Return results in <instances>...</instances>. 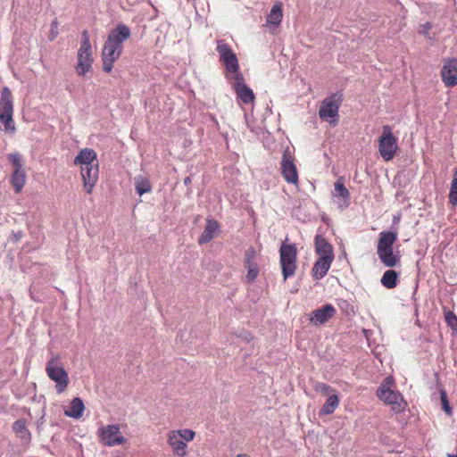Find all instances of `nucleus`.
Instances as JSON below:
<instances>
[{
	"label": "nucleus",
	"instance_id": "obj_34",
	"mask_svg": "<svg viewBox=\"0 0 457 457\" xmlns=\"http://www.w3.org/2000/svg\"><path fill=\"white\" fill-rule=\"evenodd\" d=\"M445 321L449 327L456 328L457 316L453 312L449 311L445 313Z\"/></svg>",
	"mask_w": 457,
	"mask_h": 457
},
{
	"label": "nucleus",
	"instance_id": "obj_23",
	"mask_svg": "<svg viewBox=\"0 0 457 457\" xmlns=\"http://www.w3.org/2000/svg\"><path fill=\"white\" fill-rule=\"evenodd\" d=\"M399 276L400 273L397 272L395 270H387L384 272L382 275V278L380 279V282L383 287H385L387 289H394L397 287L399 282Z\"/></svg>",
	"mask_w": 457,
	"mask_h": 457
},
{
	"label": "nucleus",
	"instance_id": "obj_18",
	"mask_svg": "<svg viewBox=\"0 0 457 457\" xmlns=\"http://www.w3.org/2000/svg\"><path fill=\"white\" fill-rule=\"evenodd\" d=\"M315 242V250L317 254L321 256H325L330 259H334V252L332 245L328 242V240L321 235H316L314 238Z\"/></svg>",
	"mask_w": 457,
	"mask_h": 457
},
{
	"label": "nucleus",
	"instance_id": "obj_19",
	"mask_svg": "<svg viewBox=\"0 0 457 457\" xmlns=\"http://www.w3.org/2000/svg\"><path fill=\"white\" fill-rule=\"evenodd\" d=\"M377 253L380 262L386 267H395L401 261L400 252L394 253V249L377 251Z\"/></svg>",
	"mask_w": 457,
	"mask_h": 457
},
{
	"label": "nucleus",
	"instance_id": "obj_22",
	"mask_svg": "<svg viewBox=\"0 0 457 457\" xmlns=\"http://www.w3.org/2000/svg\"><path fill=\"white\" fill-rule=\"evenodd\" d=\"M397 240V233L393 231H382L379 234L377 251L393 249V245Z\"/></svg>",
	"mask_w": 457,
	"mask_h": 457
},
{
	"label": "nucleus",
	"instance_id": "obj_2",
	"mask_svg": "<svg viewBox=\"0 0 457 457\" xmlns=\"http://www.w3.org/2000/svg\"><path fill=\"white\" fill-rule=\"evenodd\" d=\"M78 64L75 67L79 76L84 77L92 68L94 59L92 57V47L87 30L82 32L80 46L77 54Z\"/></svg>",
	"mask_w": 457,
	"mask_h": 457
},
{
	"label": "nucleus",
	"instance_id": "obj_8",
	"mask_svg": "<svg viewBox=\"0 0 457 457\" xmlns=\"http://www.w3.org/2000/svg\"><path fill=\"white\" fill-rule=\"evenodd\" d=\"M217 52L220 55V61L225 65L228 72L234 74H241L239 72V64L237 54L233 52L230 46L224 42V40L217 41Z\"/></svg>",
	"mask_w": 457,
	"mask_h": 457
},
{
	"label": "nucleus",
	"instance_id": "obj_32",
	"mask_svg": "<svg viewBox=\"0 0 457 457\" xmlns=\"http://www.w3.org/2000/svg\"><path fill=\"white\" fill-rule=\"evenodd\" d=\"M440 399H441L442 409L447 415L451 416L453 414V409L450 406L447 394L445 389L440 390Z\"/></svg>",
	"mask_w": 457,
	"mask_h": 457
},
{
	"label": "nucleus",
	"instance_id": "obj_43",
	"mask_svg": "<svg viewBox=\"0 0 457 457\" xmlns=\"http://www.w3.org/2000/svg\"><path fill=\"white\" fill-rule=\"evenodd\" d=\"M237 457H249V456L245 453H240Z\"/></svg>",
	"mask_w": 457,
	"mask_h": 457
},
{
	"label": "nucleus",
	"instance_id": "obj_45",
	"mask_svg": "<svg viewBox=\"0 0 457 457\" xmlns=\"http://www.w3.org/2000/svg\"><path fill=\"white\" fill-rule=\"evenodd\" d=\"M431 28V25L429 23H427L426 24V29H430Z\"/></svg>",
	"mask_w": 457,
	"mask_h": 457
},
{
	"label": "nucleus",
	"instance_id": "obj_14",
	"mask_svg": "<svg viewBox=\"0 0 457 457\" xmlns=\"http://www.w3.org/2000/svg\"><path fill=\"white\" fill-rule=\"evenodd\" d=\"M442 80L447 87L457 85V59L452 58L445 60L441 70Z\"/></svg>",
	"mask_w": 457,
	"mask_h": 457
},
{
	"label": "nucleus",
	"instance_id": "obj_35",
	"mask_svg": "<svg viewBox=\"0 0 457 457\" xmlns=\"http://www.w3.org/2000/svg\"><path fill=\"white\" fill-rule=\"evenodd\" d=\"M316 391H320L325 395H329L330 393L335 392V389L332 388L329 385L325 383H318L315 386Z\"/></svg>",
	"mask_w": 457,
	"mask_h": 457
},
{
	"label": "nucleus",
	"instance_id": "obj_24",
	"mask_svg": "<svg viewBox=\"0 0 457 457\" xmlns=\"http://www.w3.org/2000/svg\"><path fill=\"white\" fill-rule=\"evenodd\" d=\"M85 405L79 397H75L71 402L70 409L65 411V415L73 419H79L83 415Z\"/></svg>",
	"mask_w": 457,
	"mask_h": 457
},
{
	"label": "nucleus",
	"instance_id": "obj_38",
	"mask_svg": "<svg viewBox=\"0 0 457 457\" xmlns=\"http://www.w3.org/2000/svg\"><path fill=\"white\" fill-rule=\"evenodd\" d=\"M255 255L256 251L251 246L245 252V260H253Z\"/></svg>",
	"mask_w": 457,
	"mask_h": 457
},
{
	"label": "nucleus",
	"instance_id": "obj_13",
	"mask_svg": "<svg viewBox=\"0 0 457 457\" xmlns=\"http://www.w3.org/2000/svg\"><path fill=\"white\" fill-rule=\"evenodd\" d=\"M235 83L233 88L236 91L237 96L245 104L252 103L254 100V94L253 90L245 83L243 74L234 76Z\"/></svg>",
	"mask_w": 457,
	"mask_h": 457
},
{
	"label": "nucleus",
	"instance_id": "obj_33",
	"mask_svg": "<svg viewBox=\"0 0 457 457\" xmlns=\"http://www.w3.org/2000/svg\"><path fill=\"white\" fill-rule=\"evenodd\" d=\"M175 432L178 433L181 439H184L187 442L192 441L195 436V433L193 430L187 428L180 429Z\"/></svg>",
	"mask_w": 457,
	"mask_h": 457
},
{
	"label": "nucleus",
	"instance_id": "obj_31",
	"mask_svg": "<svg viewBox=\"0 0 457 457\" xmlns=\"http://www.w3.org/2000/svg\"><path fill=\"white\" fill-rule=\"evenodd\" d=\"M8 160L13 167V170L23 169V164L21 162V155L19 153H12L8 154Z\"/></svg>",
	"mask_w": 457,
	"mask_h": 457
},
{
	"label": "nucleus",
	"instance_id": "obj_10",
	"mask_svg": "<svg viewBox=\"0 0 457 457\" xmlns=\"http://www.w3.org/2000/svg\"><path fill=\"white\" fill-rule=\"evenodd\" d=\"M280 165L281 175L285 180L287 183L296 185L299 181L298 170L288 148L283 153Z\"/></svg>",
	"mask_w": 457,
	"mask_h": 457
},
{
	"label": "nucleus",
	"instance_id": "obj_27",
	"mask_svg": "<svg viewBox=\"0 0 457 457\" xmlns=\"http://www.w3.org/2000/svg\"><path fill=\"white\" fill-rule=\"evenodd\" d=\"M282 4L280 2H277L273 4L267 17V22L278 26L282 21Z\"/></svg>",
	"mask_w": 457,
	"mask_h": 457
},
{
	"label": "nucleus",
	"instance_id": "obj_6",
	"mask_svg": "<svg viewBox=\"0 0 457 457\" xmlns=\"http://www.w3.org/2000/svg\"><path fill=\"white\" fill-rule=\"evenodd\" d=\"M343 102V96L340 93H335L325 98L320 107L319 115L323 120L333 119L329 122L336 126L338 121V110Z\"/></svg>",
	"mask_w": 457,
	"mask_h": 457
},
{
	"label": "nucleus",
	"instance_id": "obj_46",
	"mask_svg": "<svg viewBox=\"0 0 457 457\" xmlns=\"http://www.w3.org/2000/svg\"><path fill=\"white\" fill-rule=\"evenodd\" d=\"M56 24H57V21H54L52 22V26H56Z\"/></svg>",
	"mask_w": 457,
	"mask_h": 457
},
{
	"label": "nucleus",
	"instance_id": "obj_28",
	"mask_svg": "<svg viewBox=\"0 0 457 457\" xmlns=\"http://www.w3.org/2000/svg\"><path fill=\"white\" fill-rule=\"evenodd\" d=\"M135 189L139 195H142L145 193L151 192L152 186L148 179L137 176L135 178Z\"/></svg>",
	"mask_w": 457,
	"mask_h": 457
},
{
	"label": "nucleus",
	"instance_id": "obj_4",
	"mask_svg": "<svg viewBox=\"0 0 457 457\" xmlns=\"http://www.w3.org/2000/svg\"><path fill=\"white\" fill-rule=\"evenodd\" d=\"M280 265L284 280L295 275L296 270L297 248L295 244L283 243L279 249Z\"/></svg>",
	"mask_w": 457,
	"mask_h": 457
},
{
	"label": "nucleus",
	"instance_id": "obj_37",
	"mask_svg": "<svg viewBox=\"0 0 457 457\" xmlns=\"http://www.w3.org/2000/svg\"><path fill=\"white\" fill-rule=\"evenodd\" d=\"M449 203L453 206H457V189L450 188Z\"/></svg>",
	"mask_w": 457,
	"mask_h": 457
},
{
	"label": "nucleus",
	"instance_id": "obj_20",
	"mask_svg": "<svg viewBox=\"0 0 457 457\" xmlns=\"http://www.w3.org/2000/svg\"><path fill=\"white\" fill-rule=\"evenodd\" d=\"M220 228V225L217 220L213 219H208L206 221V226L198 238V244L204 245L209 243L213 239L214 234Z\"/></svg>",
	"mask_w": 457,
	"mask_h": 457
},
{
	"label": "nucleus",
	"instance_id": "obj_7",
	"mask_svg": "<svg viewBox=\"0 0 457 457\" xmlns=\"http://www.w3.org/2000/svg\"><path fill=\"white\" fill-rule=\"evenodd\" d=\"M378 150L381 157L385 161H390L394 158L398 149L397 138L393 135L392 129L388 125L383 127V133L378 139Z\"/></svg>",
	"mask_w": 457,
	"mask_h": 457
},
{
	"label": "nucleus",
	"instance_id": "obj_12",
	"mask_svg": "<svg viewBox=\"0 0 457 457\" xmlns=\"http://www.w3.org/2000/svg\"><path fill=\"white\" fill-rule=\"evenodd\" d=\"M131 32L129 28L123 23H119L114 29H112L109 32V35L105 41L123 50L122 44L129 38Z\"/></svg>",
	"mask_w": 457,
	"mask_h": 457
},
{
	"label": "nucleus",
	"instance_id": "obj_44",
	"mask_svg": "<svg viewBox=\"0 0 457 457\" xmlns=\"http://www.w3.org/2000/svg\"><path fill=\"white\" fill-rule=\"evenodd\" d=\"M447 457H457V453H456V454H451V453H448V454H447Z\"/></svg>",
	"mask_w": 457,
	"mask_h": 457
},
{
	"label": "nucleus",
	"instance_id": "obj_39",
	"mask_svg": "<svg viewBox=\"0 0 457 457\" xmlns=\"http://www.w3.org/2000/svg\"><path fill=\"white\" fill-rule=\"evenodd\" d=\"M23 237V232L21 230H19L17 232H12V240L13 242H18L21 240V238Z\"/></svg>",
	"mask_w": 457,
	"mask_h": 457
},
{
	"label": "nucleus",
	"instance_id": "obj_40",
	"mask_svg": "<svg viewBox=\"0 0 457 457\" xmlns=\"http://www.w3.org/2000/svg\"><path fill=\"white\" fill-rule=\"evenodd\" d=\"M258 265L256 262H253V260H245L244 261V266L245 269H251L254 266Z\"/></svg>",
	"mask_w": 457,
	"mask_h": 457
},
{
	"label": "nucleus",
	"instance_id": "obj_15",
	"mask_svg": "<svg viewBox=\"0 0 457 457\" xmlns=\"http://www.w3.org/2000/svg\"><path fill=\"white\" fill-rule=\"evenodd\" d=\"M378 397L386 403L397 405L398 409H403V396L400 393L395 392L384 385H381L377 390Z\"/></svg>",
	"mask_w": 457,
	"mask_h": 457
},
{
	"label": "nucleus",
	"instance_id": "obj_25",
	"mask_svg": "<svg viewBox=\"0 0 457 457\" xmlns=\"http://www.w3.org/2000/svg\"><path fill=\"white\" fill-rule=\"evenodd\" d=\"M26 172L25 170H13L10 182L14 188L16 193H20L26 184Z\"/></svg>",
	"mask_w": 457,
	"mask_h": 457
},
{
	"label": "nucleus",
	"instance_id": "obj_9",
	"mask_svg": "<svg viewBox=\"0 0 457 457\" xmlns=\"http://www.w3.org/2000/svg\"><path fill=\"white\" fill-rule=\"evenodd\" d=\"M99 441L107 446L123 445L127 439L121 435L119 424H112L101 427L98 429Z\"/></svg>",
	"mask_w": 457,
	"mask_h": 457
},
{
	"label": "nucleus",
	"instance_id": "obj_11",
	"mask_svg": "<svg viewBox=\"0 0 457 457\" xmlns=\"http://www.w3.org/2000/svg\"><path fill=\"white\" fill-rule=\"evenodd\" d=\"M121 53V49L111 45L107 41L104 42L102 51L103 71L104 72L109 73L112 71L113 63L120 58Z\"/></svg>",
	"mask_w": 457,
	"mask_h": 457
},
{
	"label": "nucleus",
	"instance_id": "obj_17",
	"mask_svg": "<svg viewBox=\"0 0 457 457\" xmlns=\"http://www.w3.org/2000/svg\"><path fill=\"white\" fill-rule=\"evenodd\" d=\"M333 261L334 259H330V257H319L312 270V277L317 280L324 278L327 275L328 270L330 269Z\"/></svg>",
	"mask_w": 457,
	"mask_h": 457
},
{
	"label": "nucleus",
	"instance_id": "obj_5",
	"mask_svg": "<svg viewBox=\"0 0 457 457\" xmlns=\"http://www.w3.org/2000/svg\"><path fill=\"white\" fill-rule=\"evenodd\" d=\"M46 371L49 378L56 383L57 393H63L69 385L70 379L68 373L57 358H51L47 361Z\"/></svg>",
	"mask_w": 457,
	"mask_h": 457
},
{
	"label": "nucleus",
	"instance_id": "obj_36",
	"mask_svg": "<svg viewBox=\"0 0 457 457\" xmlns=\"http://www.w3.org/2000/svg\"><path fill=\"white\" fill-rule=\"evenodd\" d=\"M248 272H247V275H246V280L248 283H252L254 281V279L257 278L258 274H259V267L258 265L251 268V269H248L247 270Z\"/></svg>",
	"mask_w": 457,
	"mask_h": 457
},
{
	"label": "nucleus",
	"instance_id": "obj_3",
	"mask_svg": "<svg viewBox=\"0 0 457 457\" xmlns=\"http://www.w3.org/2000/svg\"><path fill=\"white\" fill-rule=\"evenodd\" d=\"M13 115V98L9 87H4L1 90L0 97V123L4 126V131L13 133L15 131Z\"/></svg>",
	"mask_w": 457,
	"mask_h": 457
},
{
	"label": "nucleus",
	"instance_id": "obj_21",
	"mask_svg": "<svg viewBox=\"0 0 457 457\" xmlns=\"http://www.w3.org/2000/svg\"><path fill=\"white\" fill-rule=\"evenodd\" d=\"M168 444L173 448L174 453L184 457L187 454V444L180 438L175 431H170L168 435Z\"/></svg>",
	"mask_w": 457,
	"mask_h": 457
},
{
	"label": "nucleus",
	"instance_id": "obj_1",
	"mask_svg": "<svg viewBox=\"0 0 457 457\" xmlns=\"http://www.w3.org/2000/svg\"><path fill=\"white\" fill-rule=\"evenodd\" d=\"M74 165H81L80 174L85 190L91 194L99 176L98 160L95 150L84 148L74 158Z\"/></svg>",
	"mask_w": 457,
	"mask_h": 457
},
{
	"label": "nucleus",
	"instance_id": "obj_42",
	"mask_svg": "<svg viewBox=\"0 0 457 457\" xmlns=\"http://www.w3.org/2000/svg\"><path fill=\"white\" fill-rule=\"evenodd\" d=\"M183 182L186 186H188L189 184H191V178L189 176L186 177Z\"/></svg>",
	"mask_w": 457,
	"mask_h": 457
},
{
	"label": "nucleus",
	"instance_id": "obj_30",
	"mask_svg": "<svg viewBox=\"0 0 457 457\" xmlns=\"http://www.w3.org/2000/svg\"><path fill=\"white\" fill-rule=\"evenodd\" d=\"M335 196L342 197L344 200L349 202L350 193L344 184V179L339 178L334 184Z\"/></svg>",
	"mask_w": 457,
	"mask_h": 457
},
{
	"label": "nucleus",
	"instance_id": "obj_29",
	"mask_svg": "<svg viewBox=\"0 0 457 457\" xmlns=\"http://www.w3.org/2000/svg\"><path fill=\"white\" fill-rule=\"evenodd\" d=\"M339 404V398L337 395H331L323 404L320 413L321 414H331L335 411Z\"/></svg>",
	"mask_w": 457,
	"mask_h": 457
},
{
	"label": "nucleus",
	"instance_id": "obj_41",
	"mask_svg": "<svg viewBox=\"0 0 457 457\" xmlns=\"http://www.w3.org/2000/svg\"><path fill=\"white\" fill-rule=\"evenodd\" d=\"M451 188L457 189V168L455 169L453 173V179L452 180Z\"/></svg>",
	"mask_w": 457,
	"mask_h": 457
},
{
	"label": "nucleus",
	"instance_id": "obj_26",
	"mask_svg": "<svg viewBox=\"0 0 457 457\" xmlns=\"http://www.w3.org/2000/svg\"><path fill=\"white\" fill-rule=\"evenodd\" d=\"M12 429L18 436L25 442L31 440V434L27 428L25 420L20 419L16 420L12 425Z\"/></svg>",
	"mask_w": 457,
	"mask_h": 457
},
{
	"label": "nucleus",
	"instance_id": "obj_16",
	"mask_svg": "<svg viewBox=\"0 0 457 457\" xmlns=\"http://www.w3.org/2000/svg\"><path fill=\"white\" fill-rule=\"evenodd\" d=\"M335 313V307L332 304L328 303L312 312L311 321L314 325H321L331 319Z\"/></svg>",
	"mask_w": 457,
	"mask_h": 457
}]
</instances>
